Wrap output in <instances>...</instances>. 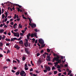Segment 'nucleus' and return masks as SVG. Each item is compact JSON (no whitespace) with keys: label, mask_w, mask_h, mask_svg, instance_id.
Instances as JSON below:
<instances>
[{"label":"nucleus","mask_w":76,"mask_h":76,"mask_svg":"<svg viewBox=\"0 0 76 76\" xmlns=\"http://www.w3.org/2000/svg\"><path fill=\"white\" fill-rule=\"evenodd\" d=\"M34 37H36V36H37V32H35L34 33Z\"/></svg>","instance_id":"nucleus-20"},{"label":"nucleus","mask_w":76,"mask_h":76,"mask_svg":"<svg viewBox=\"0 0 76 76\" xmlns=\"http://www.w3.org/2000/svg\"><path fill=\"white\" fill-rule=\"evenodd\" d=\"M59 63L58 62H56V63L54 62V64H56L57 65Z\"/></svg>","instance_id":"nucleus-41"},{"label":"nucleus","mask_w":76,"mask_h":76,"mask_svg":"<svg viewBox=\"0 0 76 76\" xmlns=\"http://www.w3.org/2000/svg\"><path fill=\"white\" fill-rule=\"evenodd\" d=\"M18 47V45H15V46H14V47L15 48H16L17 47Z\"/></svg>","instance_id":"nucleus-34"},{"label":"nucleus","mask_w":76,"mask_h":76,"mask_svg":"<svg viewBox=\"0 0 76 76\" xmlns=\"http://www.w3.org/2000/svg\"><path fill=\"white\" fill-rule=\"evenodd\" d=\"M61 73H59L58 74V76H61Z\"/></svg>","instance_id":"nucleus-50"},{"label":"nucleus","mask_w":76,"mask_h":76,"mask_svg":"<svg viewBox=\"0 0 76 76\" xmlns=\"http://www.w3.org/2000/svg\"><path fill=\"white\" fill-rule=\"evenodd\" d=\"M17 9L18 10V12H19L20 11V12H22V10H20V8H19L17 7Z\"/></svg>","instance_id":"nucleus-8"},{"label":"nucleus","mask_w":76,"mask_h":76,"mask_svg":"<svg viewBox=\"0 0 76 76\" xmlns=\"http://www.w3.org/2000/svg\"><path fill=\"white\" fill-rule=\"evenodd\" d=\"M34 31L36 32H38V30H37V28L34 29Z\"/></svg>","instance_id":"nucleus-27"},{"label":"nucleus","mask_w":76,"mask_h":76,"mask_svg":"<svg viewBox=\"0 0 76 76\" xmlns=\"http://www.w3.org/2000/svg\"><path fill=\"white\" fill-rule=\"evenodd\" d=\"M28 42H26L24 44V45L26 47H27L28 46Z\"/></svg>","instance_id":"nucleus-10"},{"label":"nucleus","mask_w":76,"mask_h":76,"mask_svg":"<svg viewBox=\"0 0 76 76\" xmlns=\"http://www.w3.org/2000/svg\"><path fill=\"white\" fill-rule=\"evenodd\" d=\"M30 37L29 36H28L27 35V39H29V38H30L29 37Z\"/></svg>","instance_id":"nucleus-40"},{"label":"nucleus","mask_w":76,"mask_h":76,"mask_svg":"<svg viewBox=\"0 0 76 76\" xmlns=\"http://www.w3.org/2000/svg\"><path fill=\"white\" fill-rule=\"evenodd\" d=\"M59 58H60V56H57L56 57H55L53 59L52 61L53 62H54L55 60H56V61H58V63H61V59H59Z\"/></svg>","instance_id":"nucleus-1"},{"label":"nucleus","mask_w":76,"mask_h":76,"mask_svg":"<svg viewBox=\"0 0 76 76\" xmlns=\"http://www.w3.org/2000/svg\"><path fill=\"white\" fill-rule=\"evenodd\" d=\"M18 31V29H15L14 30L15 32H17Z\"/></svg>","instance_id":"nucleus-57"},{"label":"nucleus","mask_w":76,"mask_h":76,"mask_svg":"<svg viewBox=\"0 0 76 76\" xmlns=\"http://www.w3.org/2000/svg\"><path fill=\"white\" fill-rule=\"evenodd\" d=\"M3 69H7V66H4L3 67Z\"/></svg>","instance_id":"nucleus-32"},{"label":"nucleus","mask_w":76,"mask_h":76,"mask_svg":"<svg viewBox=\"0 0 76 76\" xmlns=\"http://www.w3.org/2000/svg\"><path fill=\"white\" fill-rule=\"evenodd\" d=\"M11 41L12 42V41H13V38H12L11 39Z\"/></svg>","instance_id":"nucleus-52"},{"label":"nucleus","mask_w":76,"mask_h":76,"mask_svg":"<svg viewBox=\"0 0 76 76\" xmlns=\"http://www.w3.org/2000/svg\"><path fill=\"white\" fill-rule=\"evenodd\" d=\"M47 52H48V53L50 52V50L48 48L47 49Z\"/></svg>","instance_id":"nucleus-23"},{"label":"nucleus","mask_w":76,"mask_h":76,"mask_svg":"<svg viewBox=\"0 0 76 76\" xmlns=\"http://www.w3.org/2000/svg\"><path fill=\"white\" fill-rule=\"evenodd\" d=\"M4 14H5V15H8V13H7V12L5 11V13H4Z\"/></svg>","instance_id":"nucleus-38"},{"label":"nucleus","mask_w":76,"mask_h":76,"mask_svg":"<svg viewBox=\"0 0 76 76\" xmlns=\"http://www.w3.org/2000/svg\"><path fill=\"white\" fill-rule=\"evenodd\" d=\"M30 74L31 76H33V73L32 72H30Z\"/></svg>","instance_id":"nucleus-53"},{"label":"nucleus","mask_w":76,"mask_h":76,"mask_svg":"<svg viewBox=\"0 0 76 76\" xmlns=\"http://www.w3.org/2000/svg\"><path fill=\"white\" fill-rule=\"evenodd\" d=\"M61 67L59 65H58L57 66V69H60V68H61Z\"/></svg>","instance_id":"nucleus-17"},{"label":"nucleus","mask_w":76,"mask_h":76,"mask_svg":"<svg viewBox=\"0 0 76 76\" xmlns=\"http://www.w3.org/2000/svg\"><path fill=\"white\" fill-rule=\"evenodd\" d=\"M41 63H42V61H41V59H39L38 62V64H41Z\"/></svg>","instance_id":"nucleus-11"},{"label":"nucleus","mask_w":76,"mask_h":76,"mask_svg":"<svg viewBox=\"0 0 76 76\" xmlns=\"http://www.w3.org/2000/svg\"><path fill=\"white\" fill-rule=\"evenodd\" d=\"M52 74V72H50V73H49L48 74V75H49V76H50V75H51Z\"/></svg>","instance_id":"nucleus-58"},{"label":"nucleus","mask_w":76,"mask_h":76,"mask_svg":"<svg viewBox=\"0 0 76 76\" xmlns=\"http://www.w3.org/2000/svg\"><path fill=\"white\" fill-rule=\"evenodd\" d=\"M44 52V50H42L40 51L41 53H42Z\"/></svg>","instance_id":"nucleus-63"},{"label":"nucleus","mask_w":76,"mask_h":76,"mask_svg":"<svg viewBox=\"0 0 76 76\" xmlns=\"http://www.w3.org/2000/svg\"><path fill=\"white\" fill-rule=\"evenodd\" d=\"M25 57L24 56L22 58V60H23V61H25Z\"/></svg>","instance_id":"nucleus-18"},{"label":"nucleus","mask_w":76,"mask_h":76,"mask_svg":"<svg viewBox=\"0 0 76 76\" xmlns=\"http://www.w3.org/2000/svg\"><path fill=\"white\" fill-rule=\"evenodd\" d=\"M7 61L9 62H10V59H7Z\"/></svg>","instance_id":"nucleus-47"},{"label":"nucleus","mask_w":76,"mask_h":76,"mask_svg":"<svg viewBox=\"0 0 76 76\" xmlns=\"http://www.w3.org/2000/svg\"><path fill=\"white\" fill-rule=\"evenodd\" d=\"M13 42L15 41V40H18V39H17L16 38H13Z\"/></svg>","instance_id":"nucleus-19"},{"label":"nucleus","mask_w":76,"mask_h":76,"mask_svg":"<svg viewBox=\"0 0 76 76\" xmlns=\"http://www.w3.org/2000/svg\"><path fill=\"white\" fill-rule=\"evenodd\" d=\"M20 35H21L22 36H23V33H20Z\"/></svg>","instance_id":"nucleus-48"},{"label":"nucleus","mask_w":76,"mask_h":76,"mask_svg":"<svg viewBox=\"0 0 76 76\" xmlns=\"http://www.w3.org/2000/svg\"><path fill=\"white\" fill-rule=\"evenodd\" d=\"M17 25V23H15L13 25L14 26H16Z\"/></svg>","instance_id":"nucleus-59"},{"label":"nucleus","mask_w":76,"mask_h":76,"mask_svg":"<svg viewBox=\"0 0 76 76\" xmlns=\"http://www.w3.org/2000/svg\"><path fill=\"white\" fill-rule=\"evenodd\" d=\"M13 63H17V61H16L15 60H13Z\"/></svg>","instance_id":"nucleus-37"},{"label":"nucleus","mask_w":76,"mask_h":76,"mask_svg":"<svg viewBox=\"0 0 76 76\" xmlns=\"http://www.w3.org/2000/svg\"><path fill=\"white\" fill-rule=\"evenodd\" d=\"M3 55L2 54H0V57H3Z\"/></svg>","instance_id":"nucleus-60"},{"label":"nucleus","mask_w":76,"mask_h":76,"mask_svg":"<svg viewBox=\"0 0 76 76\" xmlns=\"http://www.w3.org/2000/svg\"><path fill=\"white\" fill-rule=\"evenodd\" d=\"M2 13L3 14L4 12V10H3V9L2 8Z\"/></svg>","instance_id":"nucleus-54"},{"label":"nucleus","mask_w":76,"mask_h":76,"mask_svg":"<svg viewBox=\"0 0 76 76\" xmlns=\"http://www.w3.org/2000/svg\"><path fill=\"white\" fill-rule=\"evenodd\" d=\"M6 41H10V39H7V38L5 39Z\"/></svg>","instance_id":"nucleus-14"},{"label":"nucleus","mask_w":76,"mask_h":76,"mask_svg":"<svg viewBox=\"0 0 76 76\" xmlns=\"http://www.w3.org/2000/svg\"><path fill=\"white\" fill-rule=\"evenodd\" d=\"M17 15L16 14H15V15H14V18H15V19H16L17 17Z\"/></svg>","instance_id":"nucleus-44"},{"label":"nucleus","mask_w":76,"mask_h":76,"mask_svg":"<svg viewBox=\"0 0 76 76\" xmlns=\"http://www.w3.org/2000/svg\"><path fill=\"white\" fill-rule=\"evenodd\" d=\"M14 70H16L17 69V67L15 66L14 67Z\"/></svg>","instance_id":"nucleus-55"},{"label":"nucleus","mask_w":76,"mask_h":76,"mask_svg":"<svg viewBox=\"0 0 76 76\" xmlns=\"http://www.w3.org/2000/svg\"><path fill=\"white\" fill-rule=\"evenodd\" d=\"M21 32L22 33H25V31L24 30H22Z\"/></svg>","instance_id":"nucleus-64"},{"label":"nucleus","mask_w":76,"mask_h":76,"mask_svg":"<svg viewBox=\"0 0 76 76\" xmlns=\"http://www.w3.org/2000/svg\"><path fill=\"white\" fill-rule=\"evenodd\" d=\"M11 72H12V73H15V71L13 69L12 70Z\"/></svg>","instance_id":"nucleus-46"},{"label":"nucleus","mask_w":76,"mask_h":76,"mask_svg":"<svg viewBox=\"0 0 76 76\" xmlns=\"http://www.w3.org/2000/svg\"><path fill=\"white\" fill-rule=\"evenodd\" d=\"M10 45V43H7L6 44V45L7 46H8V47Z\"/></svg>","instance_id":"nucleus-26"},{"label":"nucleus","mask_w":76,"mask_h":76,"mask_svg":"<svg viewBox=\"0 0 76 76\" xmlns=\"http://www.w3.org/2000/svg\"><path fill=\"white\" fill-rule=\"evenodd\" d=\"M34 27H36V24L34 23H32L31 24V28H34Z\"/></svg>","instance_id":"nucleus-6"},{"label":"nucleus","mask_w":76,"mask_h":76,"mask_svg":"<svg viewBox=\"0 0 76 76\" xmlns=\"http://www.w3.org/2000/svg\"><path fill=\"white\" fill-rule=\"evenodd\" d=\"M20 39H22V37H20L19 39H17L18 41H20Z\"/></svg>","instance_id":"nucleus-31"},{"label":"nucleus","mask_w":76,"mask_h":76,"mask_svg":"<svg viewBox=\"0 0 76 76\" xmlns=\"http://www.w3.org/2000/svg\"><path fill=\"white\" fill-rule=\"evenodd\" d=\"M58 70L59 72H61V69H58Z\"/></svg>","instance_id":"nucleus-36"},{"label":"nucleus","mask_w":76,"mask_h":76,"mask_svg":"<svg viewBox=\"0 0 76 76\" xmlns=\"http://www.w3.org/2000/svg\"><path fill=\"white\" fill-rule=\"evenodd\" d=\"M25 70H28V68L25 67Z\"/></svg>","instance_id":"nucleus-33"},{"label":"nucleus","mask_w":76,"mask_h":76,"mask_svg":"<svg viewBox=\"0 0 76 76\" xmlns=\"http://www.w3.org/2000/svg\"><path fill=\"white\" fill-rule=\"evenodd\" d=\"M34 34L33 33H32L31 36V37H34Z\"/></svg>","instance_id":"nucleus-43"},{"label":"nucleus","mask_w":76,"mask_h":76,"mask_svg":"<svg viewBox=\"0 0 76 76\" xmlns=\"http://www.w3.org/2000/svg\"><path fill=\"white\" fill-rule=\"evenodd\" d=\"M37 57H38V56H39V55H40V54H39V53H37Z\"/></svg>","instance_id":"nucleus-45"},{"label":"nucleus","mask_w":76,"mask_h":76,"mask_svg":"<svg viewBox=\"0 0 76 76\" xmlns=\"http://www.w3.org/2000/svg\"><path fill=\"white\" fill-rule=\"evenodd\" d=\"M19 43L20 44H21V45H23V41L22 40L20 41L19 42Z\"/></svg>","instance_id":"nucleus-9"},{"label":"nucleus","mask_w":76,"mask_h":76,"mask_svg":"<svg viewBox=\"0 0 76 76\" xmlns=\"http://www.w3.org/2000/svg\"><path fill=\"white\" fill-rule=\"evenodd\" d=\"M16 60L17 61H18V63H20V61H19V60H18V59H16Z\"/></svg>","instance_id":"nucleus-39"},{"label":"nucleus","mask_w":76,"mask_h":76,"mask_svg":"<svg viewBox=\"0 0 76 76\" xmlns=\"http://www.w3.org/2000/svg\"><path fill=\"white\" fill-rule=\"evenodd\" d=\"M48 64L49 65H51V66H52V64L50 62H48Z\"/></svg>","instance_id":"nucleus-35"},{"label":"nucleus","mask_w":76,"mask_h":76,"mask_svg":"<svg viewBox=\"0 0 76 76\" xmlns=\"http://www.w3.org/2000/svg\"><path fill=\"white\" fill-rule=\"evenodd\" d=\"M19 48H20V47H18H18L17 48V50H19Z\"/></svg>","instance_id":"nucleus-62"},{"label":"nucleus","mask_w":76,"mask_h":76,"mask_svg":"<svg viewBox=\"0 0 76 76\" xmlns=\"http://www.w3.org/2000/svg\"><path fill=\"white\" fill-rule=\"evenodd\" d=\"M24 66L25 67H28V66L27 65V64H25V65H24Z\"/></svg>","instance_id":"nucleus-49"},{"label":"nucleus","mask_w":76,"mask_h":76,"mask_svg":"<svg viewBox=\"0 0 76 76\" xmlns=\"http://www.w3.org/2000/svg\"><path fill=\"white\" fill-rule=\"evenodd\" d=\"M7 53H10V50H7Z\"/></svg>","instance_id":"nucleus-61"},{"label":"nucleus","mask_w":76,"mask_h":76,"mask_svg":"<svg viewBox=\"0 0 76 76\" xmlns=\"http://www.w3.org/2000/svg\"><path fill=\"white\" fill-rule=\"evenodd\" d=\"M20 74L21 76H26V75L25 72L23 70H22L21 72H20Z\"/></svg>","instance_id":"nucleus-4"},{"label":"nucleus","mask_w":76,"mask_h":76,"mask_svg":"<svg viewBox=\"0 0 76 76\" xmlns=\"http://www.w3.org/2000/svg\"><path fill=\"white\" fill-rule=\"evenodd\" d=\"M26 53H27V54H29V51H28V50H26L25 51Z\"/></svg>","instance_id":"nucleus-22"},{"label":"nucleus","mask_w":76,"mask_h":76,"mask_svg":"<svg viewBox=\"0 0 76 76\" xmlns=\"http://www.w3.org/2000/svg\"><path fill=\"white\" fill-rule=\"evenodd\" d=\"M4 17H5V15H4V14H2V19H4Z\"/></svg>","instance_id":"nucleus-15"},{"label":"nucleus","mask_w":76,"mask_h":76,"mask_svg":"<svg viewBox=\"0 0 76 76\" xmlns=\"http://www.w3.org/2000/svg\"><path fill=\"white\" fill-rule=\"evenodd\" d=\"M0 45L1 47H2L3 46V43H2L1 42V43H0Z\"/></svg>","instance_id":"nucleus-42"},{"label":"nucleus","mask_w":76,"mask_h":76,"mask_svg":"<svg viewBox=\"0 0 76 76\" xmlns=\"http://www.w3.org/2000/svg\"><path fill=\"white\" fill-rule=\"evenodd\" d=\"M3 37L2 38V39H4V38H5V35H3Z\"/></svg>","instance_id":"nucleus-30"},{"label":"nucleus","mask_w":76,"mask_h":76,"mask_svg":"<svg viewBox=\"0 0 76 76\" xmlns=\"http://www.w3.org/2000/svg\"><path fill=\"white\" fill-rule=\"evenodd\" d=\"M39 42L40 44H42L41 46V48H43L45 46V44H44V40L42 39H39Z\"/></svg>","instance_id":"nucleus-2"},{"label":"nucleus","mask_w":76,"mask_h":76,"mask_svg":"<svg viewBox=\"0 0 76 76\" xmlns=\"http://www.w3.org/2000/svg\"><path fill=\"white\" fill-rule=\"evenodd\" d=\"M32 42H33V43H34V42H35V39L34 38H33V39H32Z\"/></svg>","instance_id":"nucleus-16"},{"label":"nucleus","mask_w":76,"mask_h":76,"mask_svg":"<svg viewBox=\"0 0 76 76\" xmlns=\"http://www.w3.org/2000/svg\"><path fill=\"white\" fill-rule=\"evenodd\" d=\"M45 69H46V70H43V71L45 73H46L47 72V70H48V71H50V70H51V68L49 66H46L45 67Z\"/></svg>","instance_id":"nucleus-3"},{"label":"nucleus","mask_w":76,"mask_h":76,"mask_svg":"<svg viewBox=\"0 0 76 76\" xmlns=\"http://www.w3.org/2000/svg\"><path fill=\"white\" fill-rule=\"evenodd\" d=\"M4 31L3 29H0V33H3Z\"/></svg>","instance_id":"nucleus-12"},{"label":"nucleus","mask_w":76,"mask_h":76,"mask_svg":"<svg viewBox=\"0 0 76 76\" xmlns=\"http://www.w3.org/2000/svg\"><path fill=\"white\" fill-rule=\"evenodd\" d=\"M19 73H20L19 71H18L15 73V75H19Z\"/></svg>","instance_id":"nucleus-13"},{"label":"nucleus","mask_w":76,"mask_h":76,"mask_svg":"<svg viewBox=\"0 0 76 76\" xmlns=\"http://www.w3.org/2000/svg\"><path fill=\"white\" fill-rule=\"evenodd\" d=\"M30 72H32V71H33V69H32V68H31L30 69Z\"/></svg>","instance_id":"nucleus-56"},{"label":"nucleus","mask_w":76,"mask_h":76,"mask_svg":"<svg viewBox=\"0 0 76 76\" xmlns=\"http://www.w3.org/2000/svg\"><path fill=\"white\" fill-rule=\"evenodd\" d=\"M52 69L53 70H56V68L54 67V66H53V67L52 68Z\"/></svg>","instance_id":"nucleus-25"},{"label":"nucleus","mask_w":76,"mask_h":76,"mask_svg":"<svg viewBox=\"0 0 76 76\" xmlns=\"http://www.w3.org/2000/svg\"><path fill=\"white\" fill-rule=\"evenodd\" d=\"M43 57H44V58H45L46 57V55L44 53V54H43Z\"/></svg>","instance_id":"nucleus-28"},{"label":"nucleus","mask_w":76,"mask_h":76,"mask_svg":"<svg viewBox=\"0 0 76 76\" xmlns=\"http://www.w3.org/2000/svg\"><path fill=\"white\" fill-rule=\"evenodd\" d=\"M13 34L14 36H15V37H19V33H18V32L16 33H14Z\"/></svg>","instance_id":"nucleus-5"},{"label":"nucleus","mask_w":76,"mask_h":76,"mask_svg":"<svg viewBox=\"0 0 76 76\" xmlns=\"http://www.w3.org/2000/svg\"><path fill=\"white\" fill-rule=\"evenodd\" d=\"M57 73V71H54V75H56Z\"/></svg>","instance_id":"nucleus-24"},{"label":"nucleus","mask_w":76,"mask_h":76,"mask_svg":"<svg viewBox=\"0 0 76 76\" xmlns=\"http://www.w3.org/2000/svg\"><path fill=\"white\" fill-rule=\"evenodd\" d=\"M47 58H48V59L46 58V60L48 61H50V60H51V59H50V56H47Z\"/></svg>","instance_id":"nucleus-7"},{"label":"nucleus","mask_w":76,"mask_h":76,"mask_svg":"<svg viewBox=\"0 0 76 76\" xmlns=\"http://www.w3.org/2000/svg\"><path fill=\"white\" fill-rule=\"evenodd\" d=\"M27 36H28V37H31V34L30 33H28V35H27Z\"/></svg>","instance_id":"nucleus-51"},{"label":"nucleus","mask_w":76,"mask_h":76,"mask_svg":"<svg viewBox=\"0 0 76 76\" xmlns=\"http://www.w3.org/2000/svg\"><path fill=\"white\" fill-rule=\"evenodd\" d=\"M19 26L20 28H22V26L21 25V24H19Z\"/></svg>","instance_id":"nucleus-21"},{"label":"nucleus","mask_w":76,"mask_h":76,"mask_svg":"<svg viewBox=\"0 0 76 76\" xmlns=\"http://www.w3.org/2000/svg\"><path fill=\"white\" fill-rule=\"evenodd\" d=\"M35 72L37 73H39V72L38 71V70H36L35 71Z\"/></svg>","instance_id":"nucleus-29"}]
</instances>
